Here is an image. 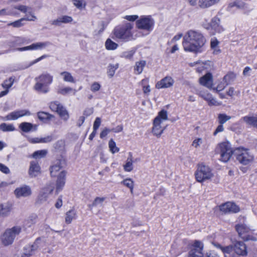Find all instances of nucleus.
<instances>
[{"label":"nucleus","instance_id":"obj_1","mask_svg":"<svg viewBox=\"0 0 257 257\" xmlns=\"http://www.w3.org/2000/svg\"><path fill=\"white\" fill-rule=\"evenodd\" d=\"M205 38L199 32L190 30L183 37L182 45L185 51L197 52L204 45Z\"/></svg>","mask_w":257,"mask_h":257},{"label":"nucleus","instance_id":"obj_2","mask_svg":"<svg viewBox=\"0 0 257 257\" xmlns=\"http://www.w3.org/2000/svg\"><path fill=\"white\" fill-rule=\"evenodd\" d=\"M133 28L134 24L128 22L116 27L113 31L114 38L125 42L132 41L134 39Z\"/></svg>","mask_w":257,"mask_h":257},{"label":"nucleus","instance_id":"obj_3","mask_svg":"<svg viewBox=\"0 0 257 257\" xmlns=\"http://www.w3.org/2000/svg\"><path fill=\"white\" fill-rule=\"evenodd\" d=\"M37 249L42 250L44 253H51L52 250L47 246L46 239L43 237L37 238L32 245L27 246L24 248V253L27 256L33 254Z\"/></svg>","mask_w":257,"mask_h":257},{"label":"nucleus","instance_id":"obj_4","mask_svg":"<svg viewBox=\"0 0 257 257\" xmlns=\"http://www.w3.org/2000/svg\"><path fill=\"white\" fill-rule=\"evenodd\" d=\"M35 80L34 89L39 92L46 93L49 91L48 85L52 82L53 76L45 72L36 77Z\"/></svg>","mask_w":257,"mask_h":257},{"label":"nucleus","instance_id":"obj_5","mask_svg":"<svg viewBox=\"0 0 257 257\" xmlns=\"http://www.w3.org/2000/svg\"><path fill=\"white\" fill-rule=\"evenodd\" d=\"M168 118V113L166 110L163 109L158 113L153 121L152 132L154 136L157 138L161 137L166 128V127L163 126L162 123Z\"/></svg>","mask_w":257,"mask_h":257},{"label":"nucleus","instance_id":"obj_6","mask_svg":"<svg viewBox=\"0 0 257 257\" xmlns=\"http://www.w3.org/2000/svg\"><path fill=\"white\" fill-rule=\"evenodd\" d=\"M14 9L19 10L22 13L26 14V18H22L14 22L9 24V26H13L14 27H20L23 25L22 22L27 20L29 21H35L37 18L35 16L32 8L24 5H17L14 7Z\"/></svg>","mask_w":257,"mask_h":257},{"label":"nucleus","instance_id":"obj_7","mask_svg":"<svg viewBox=\"0 0 257 257\" xmlns=\"http://www.w3.org/2000/svg\"><path fill=\"white\" fill-rule=\"evenodd\" d=\"M21 231L22 228L20 226H15L6 229L0 237L2 244L6 246L11 245L14 242L16 237L20 233Z\"/></svg>","mask_w":257,"mask_h":257},{"label":"nucleus","instance_id":"obj_8","mask_svg":"<svg viewBox=\"0 0 257 257\" xmlns=\"http://www.w3.org/2000/svg\"><path fill=\"white\" fill-rule=\"evenodd\" d=\"M136 27L149 34L154 29L155 20L151 16H142L136 21Z\"/></svg>","mask_w":257,"mask_h":257},{"label":"nucleus","instance_id":"obj_9","mask_svg":"<svg viewBox=\"0 0 257 257\" xmlns=\"http://www.w3.org/2000/svg\"><path fill=\"white\" fill-rule=\"evenodd\" d=\"M234 154L237 160L241 164L248 165L252 163L254 160L253 155L248 149L243 148H237L234 149Z\"/></svg>","mask_w":257,"mask_h":257},{"label":"nucleus","instance_id":"obj_10","mask_svg":"<svg viewBox=\"0 0 257 257\" xmlns=\"http://www.w3.org/2000/svg\"><path fill=\"white\" fill-rule=\"evenodd\" d=\"M235 229L239 237L244 241H256V235L252 233L250 229L245 224L235 225Z\"/></svg>","mask_w":257,"mask_h":257},{"label":"nucleus","instance_id":"obj_11","mask_svg":"<svg viewBox=\"0 0 257 257\" xmlns=\"http://www.w3.org/2000/svg\"><path fill=\"white\" fill-rule=\"evenodd\" d=\"M218 149L219 150L220 154V160L224 162L228 161L232 157L233 153H234V150H233L228 142H224L219 144L218 145Z\"/></svg>","mask_w":257,"mask_h":257},{"label":"nucleus","instance_id":"obj_12","mask_svg":"<svg viewBox=\"0 0 257 257\" xmlns=\"http://www.w3.org/2000/svg\"><path fill=\"white\" fill-rule=\"evenodd\" d=\"M195 175L196 179L198 182H202L213 177V174L210 168L204 165H200L198 166Z\"/></svg>","mask_w":257,"mask_h":257},{"label":"nucleus","instance_id":"obj_13","mask_svg":"<svg viewBox=\"0 0 257 257\" xmlns=\"http://www.w3.org/2000/svg\"><path fill=\"white\" fill-rule=\"evenodd\" d=\"M50 108L52 111L57 112L63 120L67 121L69 119L68 112L58 101L51 102Z\"/></svg>","mask_w":257,"mask_h":257},{"label":"nucleus","instance_id":"obj_14","mask_svg":"<svg viewBox=\"0 0 257 257\" xmlns=\"http://www.w3.org/2000/svg\"><path fill=\"white\" fill-rule=\"evenodd\" d=\"M203 244L202 242L195 240L188 253V257H204L202 252Z\"/></svg>","mask_w":257,"mask_h":257},{"label":"nucleus","instance_id":"obj_15","mask_svg":"<svg viewBox=\"0 0 257 257\" xmlns=\"http://www.w3.org/2000/svg\"><path fill=\"white\" fill-rule=\"evenodd\" d=\"M220 210L223 213H237L239 211V207L235 203L231 202H227L222 204L219 206Z\"/></svg>","mask_w":257,"mask_h":257},{"label":"nucleus","instance_id":"obj_16","mask_svg":"<svg viewBox=\"0 0 257 257\" xmlns=\"http://www.w3.org/2000/svg\"><path fill=\"white\" fill-rule=\"evenodd\" d=\"M31 114V113L30 111L27 109L18 110L14 111L8 114L5 116V119L8 120H16L21 117H23L24 116H29Z\"/></svg>","mask_w":257,"mask_h":257},{"label":"nucleus","instance_id":"obj_17","mask_svg":"<svg viewBox=\"0 0 257 257\" xmlns=\"http://www.w3.org/2000/svg\"><path fill=\"white\" fill-rule=\"evenodd\" d=\"M14 194L17 198L27 197L31 195L32 190L29 186L25 185L17 188Z\"/></svg>","mask_w":257,"mask_h":257},{"label":"nucleus","instance_id":"obj_18","mask_svg":"<svg viewBox=\"0 0 257 257\" xmlns=\"http://www.w3.org/2000/svg\"><path fill=\"white\" fill-rule=\"evenodd\" d=\"M64 164L63 160H57L50 167V174L53 177H58L59 173L62 171V165Z\"/></svg>","mask_w":257,"mask_h":257},{"label":"nucleus","instance_id":"obj_19","mask_svg":"<svg viewBox=\"0 0 257 257\" xmlns=\"http://www.w3.org/2000/svg\"><path fill=\"white\" fill-rule=\"evenodd\" d=\"M174 83V79L170 76H166L158 81L156 84L158 89L167 88L172 87Z\"/></svg>","mask_w":257,"mask_h":257},{"label":"nucleus","instance_id":"obj_20","mask_svg":"<svg viewBox=\"0 0 257 257\" xmlns=\"http://www.w3.org/2000/svg\"><path fill=\"white\" fill-rule=\"evenodd\" d=\"M49 45H50V43L48 42H38L36 43H33L32 45L28 46L22 48H19L17 49V50L19 51H24L31 50H40L45 48Z\"/></svg>","mask_w":257,"mask_h":257},{"label":"nucleus","instance_id":"obj_21","mask_svg":"<svg viewBox=\"0 0 257 257\" xmlns=\"http://www.w3.org/2000/svg\"><path fill=\"white\" fill-rule=\"evenodd\" d=\"M199 83L201 85L211 89L213 84V76L211 73L208 72L205 75L200 77Z\"/></svg>","mask_w":257,"mask_h":257},{"label":"nucleus","instance_id":"obj_22","mask_svg":"<svg viewBox=\"0 0 257 257\" xmlns=\"http://www.w3.org/2000/svg\"><path fill=\"white\" fill-rule=\"evenodd\" d=\"M220 21L219 18L214 17L211 20L210 27L207 29L214 30L216 33H222L224 31V29L220 25Z\"/></svg>","mask_w":257,"mask_h":257},{"label":"nucleus","instance_id":"obj_23","mask_svg":"<svg viewBox=\"0 0 257 257\" xmlns=\"http://www.w3.org/2000/svg\"><path fill=\"white\" fill-rule=\"evenodd\" d=\"M233 245V250L237 254L242 256L247 254L246 247L243 242L236 241Z\"/></svg>","mask_w":257,"mask_h":257},{"label":"nucleus","instance_id":"obj_24","mask_svg":"<svg viewBox=\"0 0 257 257\" xmlns=\"http://www.w3.org/2000/svg\"><path fill=\"white\" fill-rule=\"evenodd\" d=\"M66 172L65 170L61 171L57 177L56 181V192L58 193L61 191L65 184Z\"/></svg>","mask_w":257,"mask_h":257},{"label":"nucleus","instance_id":"obj_25","mask_svg":"<svg viewBox=\"0 0 257 257\" xmlns=\"http://www.w3.org/2000/svg\"><path fill=\"white\" fill-rule=\"evenodd\" d=\"M41 173V168L38 163L31 161L29 169V174L31 177H36Z\"/></svg>","mask_w":257,"mask_h":257},{"label":"nucleus","instance_id":"obj_26","mask_svg":"<svg viewBox=\"0 0 257 257\" xmlns=\"http://www.w3.org/2000/svg\"><path fill=\"white\" fill-rule=\"evenodd\" d=\"M199 95L200 97L203 98L204 100L207 101L209 105H219L220 103L218 102L215 98H214L212 95L204 91H200L199 93Z\"/></svg>","mask_w":257,"mask_h":257},{"label":"nucleus","instance_id":"obj_27","mask_svg":"<svg viewBox=\"0 0 257 257\" xmlns=\"http://www.w3.org/2000/svg\"><path fill=\"white\" fill-rule=\"evenodd\" d=\"M73 19L71 17L68 16H62L57 18L56 19L51 22V25L55 26H60L62 24H67L71 23Z\"/></svg>","mask_w":257,"mask_h":257},{"label":"nucleus","instance_id":"obj_28","mask_svg":"<svg viewBox=\"0 0 257 257\" xmlns=\"http://www.w3.org/2000/svg\"><path fill=\"white\" fill-rule=\"evenodd\" d=\"M12 209V204L8 202H0V216H8Z\"/></svg>","mask_w":257,"mask_h":257},{"label":"nucleus","instance_id":"obj_29","mask_svg":"<svg viewBox=\"0 0 257 257\" xmlns=\"http://www.w3.org/2000/svg\"><path fill=\"white\" fill-rule=\"evenodd\" d=\"M15 81V78L10 77L8 79L5 80L2 83V87L5 89L0 92V97L7 95L9 92V89L12 87Z\"/></svg>","mask_w":257,"mask_h":257},{"label":"nucleus","instance_id":"obj_30","mask_svg":"<svg viewBox=\"0 0 257 257\" xmlns=\"http://www.w3.org/2000/svg\"><path fill=\"white\" fill-rule=\"evenodd\" d=\"M56 92L57 94L62 95H67L70 93L75 95L76 93V90L69 86H59L57 89Z\"/></svg>","mask_w":257,"mask_h":257},{"label":"nucleus","instance_id":"obj_31","mask_svg":"<svg viewBox=\"0 0 257 257\" xmlns=\"http://www.w3.org/2000/svg\"><path fill=\"white\" fill-rule=\"evenodd\" d=\"M247 125L257 128V115H246L242 118Z\"/></svg>","mask_w":257,"mask_h":257},{"label":"nucleus","instance_id":"obj_32","mask_svg":"<svg viewBox=\"0 0 257 257\" xmlns=\"http://www.w3.org/2000/svg\"><path fill=\"white\" fill-rule=\"evenodd\" d=\"M221 0H199L198 5L201 9L208 8L218 3Z\"/></svg>","mask_w":257,"mask_h":257},{"label":"nucleus","instance_id":"obj_33","mask_svg":"<svg viewBox=\"0 0 257 257\" xmlns=\"http://www.w3.org/2000/svg\"><path fill=\"white\" fill-rule=\"evenodd\" d=\"M212 66V63L209 61L199 63L196 68V71L199 73H201L204 70H210Z\"/></svg>","mask_w":257,"mask_h":257},{"label":"nucleus","instance_id":"obj_34","mask_svg":"<svg viewBox=\"0 0 257 257\" xmlns=\"http://www.w3.org/2000/svg\"><path fill=\"white\" fill-rule=\"evenodd\" d=\"M76 211L74 209H71L66 213L65 222L67 224H70L73 219L76 218Z\"/></svg>","mask_w":257,"mask_h":257},{"label":"nucleus","instance_id":"obj_35","mask_svg":"<svg viewBox=\"0 0 257 257\" xmlns=\"http://www.w3.org/2000/svg\"><path fill=\"white\" fill-rule=\"evenodd\" d=\"M61 76L63 77V79L65 82L74 83L76 81L71 74L67 71H64L60 73Z\"/></svg>","mask_w":257,"mask_h":257},{"label":"nucleus","instance_id":"obj_36","mask_svg":"<svg viewBox=\"0 0 257 257\" xmlns=\"http://www.w3.org/2000/svg\"><path fill=\"white\" fill-rule=\"evenodd\" d=\"M34 125L30 122H24L19 125L20 128L25 133H28L32 131Z\"/></svg>","mask_w":257,"mask_h":257},{"label":"nucleus","instance_id":"obj_37","mask_svg":"<svg viewBox=\"0 0 257 257\" xmlns=\"http://www.w3.org/2000/svg\"><path fill=\"white\" fill-rule=\"evenodd\" d=\"M121 184L130 189L131 193H133L134 182L131 178H126L121 182Z\"/></svg>","mask_w":257,"mask_h":257},{"label":"nucleus","instance_id":"obj_38","mask_svg":"<svg viewBox=\"0 0 257 257\" xmlns=\"http://www.w3.org/2000/svg\"><path fill=\"white\" fill-rule=\"evenodd\" d=\"M229 7L230 8L236 7L238 9L243 10L248 9L247 6L244 3L239 0L235 1L234 2L229 4Z\"/></svg>","mask_w":257,"mask_h":257},{"label":"nucleus","instance_id":"obj_39","mask_svg":"<svg viewBox=\"0 0 257 257\" xmlns=\"http://www.w3.org/2000/svg\"><path fill=\"white\" fill-rule=\"evenodd\" d=\"M105 48L108 50H114L117 49L118 44L110 39L108 38L105 43Z\"/></svg>","mask_w":257,"mask_h":257},{"label":"nucleus","instance_id":"obj_40","mask_svg":"<svg viewBox=\"0 0 257 257\" xmlns=\"http://www.w3.org/2000/svg\"><path fill=\"white\" fill-rule=\"evenodd\" d=\"M133 162L132 156L130 155L127 158L125 164L123 165V169L126 172H131L133 170Z\"/></svg>","mask_w":257,"mask_h":257},{"label":"nucleus","instance_id":"obj_41","mask_svg":"<svg viewBox=\"0 0 257 257\" xmlns=\"http://www.w3.org/2000/svg\"><path fill=\"white\" fill-rule=\"evenodd\" d=\"M38 117L39 119L43 121H46L50 120L53 117V115L49 113L44 111L38 112L37 113Z\"/></svg>","mask_w":257,"mask_h":257},{"label":"nucleus","instance_id":"obj_42","mask_svg":"<svg viewBox=\"0 0 257 257\" xmlns=\"http://www.w3.org/2000/svg\"><path fill=\"white\" fill-rule=\"evenodd\" d=\"M146 65V61H140L139 62H137L136 63V65L135 66V71L137 74H141Z\"/></svg>","mask_w":257,"mask_h":257},{"label":"nucleus","instance_id":"obj_43","mask_svg":"<svg viewBox=\"0 0 257 257\" xmlns=\"http://www.w3.org/2000/svg\"><path fill=\"white\" fill-rule=\"evenodd\" d=\"M219 44L218 41L215 38L211 40L210 45L211 48L213 50V54H218L220 52V50L218 48V45Z\"/></svg>","mask_w":257,"mask_h":257},{"label":"nucleus","instance_id":"obj_44","mask_svg":"<svg viewBox=\"0 0 257 257\" xmlns=\"http://www.w3.org/2000/svg\"><path fill=\"white\" fill-rule=\"evenodd\" d=\"M118 68V64H109L107 68V75L109 78H112L116 69Z\"/></svg>","mask_w":257,"mask_h":257},{"label":"nucleus","instance_id":"obj_45","mask_svg":"<svg viewBox=\"0 0 257 257\" xmlns=\"http://www.w3.org/2000/svg\"><path fill=\"white\" fill-rule=\"evenodd\" d=\"M0 130L3 132H11L15 131V128L12 124L3 123L0 124Z\"/></svg>","mask_w":257,"mask_h":257},{"label":"nucleus","instance_id":"obj_46","mask_svg":"<svg viewBox=\"0 0 257 257\" xmlns=\"http://www.w3.org/2000/svg\"><path fill=\"white\" fill-rule=\"evenodd\" d=\"M48 152L46 150H42L35 152L33 154V157L35 159H41L45 157Z\"/></svg>","mask_w":257,"mask_h":257},{"label":"nucleus","instance_id":"obj_47","mask_svg":"<svg viewBox=\"0 0 257 257\" xmlns=\"http://www.w3.org/2000/svg\"><path fill=\"white\" fill-rule=\"evenodd\" d=\"M148 83V79H143L141 81V84L143 86V92L146 95H149L151 91L150 86L149 85H147Z\"/></svg>","mask_w":257,"mask_h":257},{"label":"nucleus","instance_id":"obj_48","mask_svg":"<svg viewBox=\"0 0 257 257\" xmlns=\"http://www.w3.org/2000/svg\"><path fill=\"white\" fill-rule=\"evenodd\" d=\"M50 193L46 191V189L43 188L38 196V200L41 202L45 201Z\"/></svg>","mask_w":257,"mask_h":257},{"label":"nucleus","instance_id":"obj_49","mask_svg":"<svg viewBox=\"0 0 257 257\" xmlns=\"http://www.w3.org/2000/svg\"><path fill=\"white\" fill-rule=\"evenodd\" d=\"M26 42V40L24 38L18 37L14 41L10 42V47H15L17 45H21Z\"/></svg>","mask_w":257,"mask_h":257},{"label":"nucleus","instance_id":"obj_50","mask_svg":"<svg viewBox=\"0 0 257 257\" xmlns=\"http://www.w3.org/2000/svg\"><path fill=\"white\" fill-rule=\"evenodd\" d=\"M108 146L110 152L112 154H114L119 151V149L118 147L116 146V144L115 142L113 140V139H110L108 143Z\"/></svg>","mask_w":257,"mask_h":257},{"label":"nucleus","instance_id":"obj_51","mask_svg":"<svg viewBox=\"0 0 257 257\" xmlns=\"http://www.w3.org/2000/svg\"><path fill=\"white\" fill-rule=\"evenodd\" d=\"M218 122L219 124H223L227 121L231 119V116L227 115L224 113L219 114L218 116Z\"/></svg>","mask_w":257,"mask_h":257},{"label":"nucleus","instance_id":"obj_52","mask_svg":"<svg viewBox=\"0 0 257 257\" xmlns=\"http://www.w3.org/2000/svg\"><path fill=\"white\" fill-rule=\"evenodd\" d=\"M235 77V76L233 74H228L226 75H225L223 77V82L228 85L231 82H232L234 78Z\"/></svg>","mask_w":257,"mask_h":257},{"label":"nucleus","instance_id":"obj_53","mask_svg":"<svg viewBox=\"0 0 257 257\" xmlns=\"http://www.w3.org/2000/svg\"><path fill=\"white\" fill-rule=\"evenodd\" d=\"M105 200V197H96L92 204L90 206L96 207L98 205H101L103 201Z\"/></svg>","mask_w":257,"mask_h":257},{"label":"nucleus","instance_id":"obj_54","mask_svg":"<svg viewBox=\"0 0 257 257\" xmlns=\"http://www.w3.org/2000/svg\"><path fill=\"white\" fill-rule=\"evenodd\" d=\"M14 8L12 9H2L0 10V16H5L9 15H14L16 13L14 12Z\"/></svg>","mask_w":257,"mask_h":257},{"label":"nucleus","instance_id":"obj_55","mask_svg":"<svg viewBox=\"0 0 257 257\" xmlns=\"http://www.w3.org/2000/svg\"><path fill=\"white\" fill-rule=\"evenodd\" d=\"M135 51L131 50L128 51L123 52L121 54V57L126 59H131L134 55Z\"/></svg>","mask_w":257,"mask_h":257},{"label":"nucleus","instance_id":"obj_56","mask_svg":"<svg viewBox=\"0 0 257 257\" xmlns=\"http://www.w3.org/2000/svg\"><path fill=\"white\" fill-rule=\"evenodd\" d=\"M73 4L78 9H82L85 5L84 0H73Z\"/></svg>","mask_w":257,"mask_h":257},{"label":"nucleus","instance_id":"obj_57","mask_svg":"<svg viewBox=\"0 0 257 257\" xmlns=\"http://www.w3.org/2000/svg\"><path fill=\"white\" fill-rule=\"evenodd\" d=\"M233 250V245H230L226 246H223L221 251L224 253H230Z\"/></svg>","mask_w":257,"mask_h":257},{"label":"nucleus","instance_id":"obj_58","mask_svg":"<svg viewBox=\"0 0 257 257\" xmlns=\"http://www.w3.org/2000/svg\"><path fill=\"white\" fill-rule=\"evenodd\" d=\"M203 141L201 138L195 139L192 142V146L197 149L202 144Z\"/></svg>","mask_w":257,"mask_h":257},{"label":"nucleus","instance_id":"obj_59","mask_svg":"<svg viewBox=\"0 0 257 257\" xmlns=\"http://www.w3.org/2000/svg\"><path fill=\"white\" fill-rule=\"evenodd\" d=\"M100 87H101L100 84L97 82H93L91 84V85L90 86V89L93 92H96V91L99 90L100 89Z\"/></svg>","mask_w":257,"mask_h":257},{"label":"nucleus","instance_id":"obj_60","mask_svg":"<svg viewBox=\"0 0 257 257\" xmlns=\"http://www.w3.org/2000/svg\"><path fill=\"white\" fill-rule=\"evenodd\" d=\"M226 86L227 85L223 82V80H222V81L219 83L217 87L213 89L216 90L217 91H220L222 90H223Z\"/></svg>","mask_w":257,"mask_h":257},{"label":"nucleus","instance_id":"obj_61","mask_svg":"<svg viewBox=\"0 0 257 257\" xmlns=\"http://www.w3.org/2000/svg\"><path fill=\"white\" fill-rule=\"evenodd\" d=\"M124 19L130 22H134L139 19V16L138 15H126L124 17Z\"/></svg>","mask_w":257,"mask_h":257},{"label":"nucleus","instance_id":"obj_62","mask_svg":"<svg viewBox=\"0 0 257 257\" xmlns=\"http://www.w3.org/2000/svg\"><path fill=\"white\" fill-rule=\"evenodd\" d=\"M101 124V119L100 117H96L93 123V130H97Z\"/></svg>","mask_w":257,"mask_h":257},{"label":"nucleus","instance_id":"obj_63","mask_svg":"<svg viewBox=\"0 0 257 257\" xmlns=\"http://www.w3.org/2000/svg\"><path fill=\"white\" fill-rule=\"evenodd\" d=\"M0 171L5 174H9L10 172V169L5 165L0 163Z\"/></svg>","mask_w":257,"mask_h":257},{"label":"nucleus","instance_id":"obj_64","mask_svg":"<svg viewBox=\"0 0 257 257\" xmlns=\"http://www.w3.org/2000/svg\"><path fill=\"white\" fill-rule=\"evenodd\" d=\"M111 131V130H109L107 128H105L104 129H103L102 131V132H101V133L100 134V138L102 139V138L105 137L107 135V134Z\"/></svg>","mask_w":257,"mask_h":257}]
</instances>
